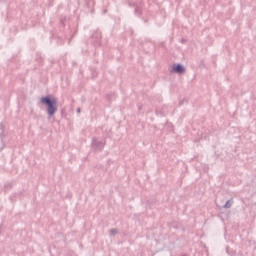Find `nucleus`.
<instances>
[{
    "mask_svg": "<svg viewBox=\"0 0 256 256\" xmlns=\"http://www.w3.org/2000/svg\"><path fill=\"white\" fill-rule=\"evenodd\" d=\"M40 103H42V105H46L48 117H53L55 113H57V98L51 96L42 97L40 99Z\"/></svg>",
    "mask_w": 256,
    "mask_h": 256,
    "instance_id": "obj_1",
    "label": "nucleus"
},
{
    "mask_svg": "<svg viewBox=\"0 0 256 256\" xmlns=\"http://www.w3.org/2000/svg\"><path fill=\"white\" fill-rule=\"evenodd\" d=\"M92 147L96 151H103V149L105 147V140H99L97 138H93L92 139Z\"/></svg>",
    "mask_w": 256,
    "mask_h": 256,
    "instance_id": "obj_2",
    "label": "nucleus"
},
{
    "mask_svg": "<svg viewBox=\"0 0 256 256\" xmlns=\"http://www.w3.org/2000/svg\"><path fill=\"white\" fill-rule=\"evenodd\" d=\"M172 71H174V73H185V67H183V65L181 64H174L172 67Z\"/></svg>",
    "mask_w": 256,
    "mask_h": 256,
    "instance_id": "obj_3",
    "label": "nucleus"
},
{
    "mask_svg": "<svg viewBox=\"0 0 256 256\" xmlns=\"http://www.w3.org/2000/svg\"><path fill=\"white\" fill-rule=\"evenodd\" d=\"M231 205H233V199L228 200L223 207L224 209H229L231 208Z\"/></svg>",
    "mask_w": 256,
    "mask_h": 256,
    "instance_id": "obj_4",
    "label": "nucleus"
},
{
    "mask_svg": "<svg viewBox=\"0 0 256 256\" xmlns=\"http://www.w3.org/2000/svg\"><path fill=\"white\" fill-rule=\"evenodd\" d=\"M3 133H0V150L5 147V142L3 141Z\"/></svg>",
    "mask_w": 256,
    "mask_h": 256,
    "instance_id": "obj_5",
    "label": "nucleus"
},
{
    "mask_svg": "<svg viewBox=\"0 0 256 256\" xmlns=\"http://www.w3.org/2000/svg\"><path fill=\"white\" fill-rule=\"evenodd\" d=\"M110 233H111V235H117L118 231H117V229H112L110 231Z\"/></svg>",
    "mask_w": 256,
    "mask_h": 256,
    "instance_id": "obj_6",
    "label": "nucleus"
},
{
    "mask_svg": "<svg viewBox=\"0 0 256 256\" xmlns=\"http://www.w3.org/2000/svg\"><path fill=\"white\" fill-rule=\"evenodd\" d=\"M77 112H78V113H80V112H81V109H80V108H78V109H77Z\"/></svg>",
    "mask_w": 256,
    "mask_h": 256,
    "instance_id": "obj_7",
    "label": "nucleus"
}]
</instances>
